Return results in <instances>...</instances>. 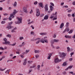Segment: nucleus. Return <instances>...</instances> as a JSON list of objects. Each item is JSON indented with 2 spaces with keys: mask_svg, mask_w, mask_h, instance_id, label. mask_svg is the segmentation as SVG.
I'll return each mask as SVG.
<instances>
[{
  "mask_svg": "<svg viewBox=\"0 0 75 75\" xmlns=\"http://www.w3.org/2000/svg\"><path fill=\"white\" fill-rule=\"evenodd\" d=\"M68 17H70L71 16V14H68Z\"/></svg>",
  "mask_w": 75,
  "mask_h": 75,
  "instance_id": "bf43d9fd",
  "label": "nucleus"
},
{
  "mask_svg": "<svg viewBox=\"0 0 75 75\" xmlns=\"http://www.w3.org/2000/svg\"><path fill=\"white\" fill-rule=\"evenodd\" d=\"M44 16V14H41L40 16V17H42V16Z\"/></svg>",
  "mask_w": 75,
  "mask_h": 75,
  "instance_id": "338daca9",
  "label": "nucleus"
},
{
  "mask_svg": "<svg viewBox=\"0 0 75 75\" xmlns=\"http://www.w3.org/2000/svg\"><path fill=\"white\" fill-rule=\"evenodd\" d=\"M67 49L68 52H69V51H70V49L69 48V47H67Z\"/></svg>",
  "mask_w": 75,
  "mask_h": 75,
  "instance_id": "c9c22d12",
  "label": "nucleus"
},
{
  "mask_svg": "<svg viewBox=\"0 0 75 75\" xmlns=\"http://www.w3.org/2000/svg\"><path fill=\"white\" fill-rule=\"evenodd\" d=\"M65 37L66 38H71V36L69 35H65Z\"/></svg>",
  "mask_w": 75,
  "mask_h": 75,
  "instance_id": "aec40b11",
  "label": "nucleus"
},
{
  "mask_svg": "<svg viewBox=\"0 0 75 75\" xmlns=\"http://www.w3.org/2000/svg\"><path fill=\"white\" fill-rule=\"evenodd\" d=\"M23 39H24L23 37H20L19 38L20 40H23Z\"/></svg>",
  "mask_w": 75,
  "mask_h": 75,
  "instance_id": "2f4dec72",
  "label": "nucleus"
},
{
  "mask_svg": "<svg viewBox=\"0 0 75 75\" xmlns=\"http://www.w3.org/2000/svg\"><path fill=\"white\" fill-rule=\"evenodd\" d=\"M69 34H71V33H72V30H70L69 32Z\"/></svg>",
  "mask_w": 75,
  "mask_h": 75,
  "instance_id": "e433bc0d",
  "label": "nucleus"
},
{
  "mask_svg": "<svg viewBox=\"0 0 75 75\" xmlns=\"http://www.w3.org/2000/svg\"><path fill=\"white\" fill-rule=\"evenodd\" d=\"M49 17V16H48V15H46L44 17V20H48V19Z\"/></svg>",
  "mask_w": 75,
  "mask_h": 75,
  "instance_id": "f8f14e48",
  "label": "nucleus"
},
{
  "mask_svg": "<svg viewBox=\"0 0 75 75\" xmlns=\"http://www.w3.org/2000/svg\"><path fill=\"white\" fill-rule=\"evenodd\" d=\"M54 17V18L52 19V20L53 21H54V20H57V15H55V17Z\"/></svg>",
  "mask_w": 75,
  "mask_h": 75,
  "instance_id": "b1692460",
  "label": "nucleus"
},
{
  "mask_svg": "<svg viewBox=\"0 0 75 75\" xmlns=\"http://www.w3.org/2000/svg\"><path fill=\"white\" fill-rule=\"evenodd\" d=\"M33 62V61H28V63H29V64H31V63H32Z\"/></svg>",
  "mask_w": 75,
  "mask_h": 75,
  "instance_id": "ea45409f",
  "label": "nucleus"
},
{
  "mask_svg": "<svg viewBox=\"0 0 75 75\" xmlns=\"http://www.w3.org/2000/svg\"><path fill=\"white\" fill-rule=\"evenodd\" d=\"M22 45L23 46L24 45H25V43L24 42H23L22 44Z\"/></svg>",
  "mask_w": 75,
  "mask_h": 75,
  "instance_id": "680f3d73",
  "label": "nucleus"
},
{
  "mask_svg": "<svg viewBox=\"0 0 75 75\" xmlns=\"http://www.w3.org/2000/svg\"><path fill=\"white\" fill-rule=\"evenodd\" d=\"M17 19H18V21L17 22H15V23L16 24H20V23H22V22L21 21H22V18H18V17H17Z\"/></svg>",
  "mask_w": 75,
  "mask_h": 75,
  "instance_id": "f03ea898",
  "label": "nucleus"
},
{
  "mask_svg": "<svg viewBox=\"0 0 75 75\" xmlns=\"http://www.w3.org/2000/svg\"><path fill=\"white\" fill-rule=\"evenodd\" d=\"M65 56H66V55L65 54V53H62V54H61V55L60 56V57L61 58H64V57H65Z\"/></svg>",
  "mask_w": 75,
  "mask_h": 75,
  "instance_id": "1a4fd4ad",
  "label": "nucleus"
},
{
  "mask_svg": "<svg viewBox=\"0 0 75 75\" xmlns=\"http://www.w3.org/2000/svg\"><path fill=\"white\" fill-rule=\"evenodd\" d=\"M23 10L24 12H25L26 13H27V8H25V7H23Z\"/></svg>",
  "mask_w": 75,
  "mask_h": 75,
  "instance_id": "ddd939ff",
  "label": "nucleus"
},
{
  "mask_svg": "<svg viewBox=\"0 0 75 75\" xmlns=\"http://www.w3.org/2000/svg\"><path fill=\"white\" fill-rule=\"evenodd\" d=\"M36 11L37 12L36 16L37 17H38L40 16V11L38 9H36Z\"/></svg>",
  "mask_w": 75,
  "mask_h": 75,
  "instance_id": "39448f33",
  "label": "nucleus"
},
{
  "mask_svg": "<svg viewBox=\"0 0 75 75\" xmlns=\"http://www.w3.org/2000/svg\"><path fill=\"white\" fill-rule=\"evenodd\" d=\"M35 66H30V68H35Z\"/></svg>",
  "mask_w": 75,
  "mask_h": 75,
  "instance_id": "13d9d810",
  "label": "nucleus"
},
{
  "mask_svg": "<svg viewBox=\"0 0 75 75\" xmlns=\"http://www.w3.org/2000/svg\"><path fill=\"white\" fill-rule=\"evenodd\" d=\"M35 53H37L38 54H39L40 53V51L38 50H35Z\"/></svg>",
  "mask_w": 75,
  "mask_h": 75,
  "instance_id": "393cba45",
  "label": "nucleus"
},
{
  "mask_svg": "<svg viewBox=\"0 0 75 75\" xmlns=\"http://www.w3.org/2000/svg\"><path fill=\"white\" fill-rule=\"evenodd\" d=\"M40 65H38V68L37 69H38V70H40Z\"/></svg>",
  "mask_w": 75,
  "mask_h": 75,
  "instance_id": "c756f323",
  "label": "nucleus"
},
{
  "mask_svg": "<svg viewBox=\"0 0 75 75\" xmlns=\"http://www.w3.org/2000/svg\"><path fill=\"white\" fill-rule=\"evenodd\" d=\"M52 55V54L50 53L48 54V56L47 57V59H51V56Z\"/></svg>",
  "mask_w": 75,
  "mask_h": 75,
  "instance_id": "dca6fc26",
  "label": "nucleus"
},
{
  "mask_svg": "<svg viewBox=\"0 0 75 75\" xmlns=\"http://www.w3.org/2000/svg\"><path fill=\"white\" fill-rule=\"evenodd\" d=\"M66 29H67V32H68V31H69V28H67Z\"/></svg>",
  "mask_w": 75,
  "mask_h": 75,
  "instance_id": "09e8293b",
  "label": "nucleus"
},
{
  "mask_svg": "<svg viewBox=\"0 0 75 75\" xmlns=\"http://www.w3.org/2000/svg\"><path fill=\"white\" fill-rule=\"evenodd\" d=\"M39 7H42V8H43L44 6H43V4H42V3H40L39 4Z\"/></svg>",
  "mask_w": 75,
  "mask_h": 75,
  "instance_id": "f3484780",
  "label": "nucleus"
},
{
  "mask_svg": "<svg viewBox=\"0 0 75 75\" xmlns=\"http://www.w3.org/2000/svg\"><path fill=\"white\" fill-rule=\"evenodd\" d=\"M72 11V9H70V10H69L68 11V13H71V12Z\"/></svg>",
  "mask_w": 75,
  "mask_h": 75,
  "instance_id": "4c0bfd02",
  "label": "nucleus"
},
{
  "mask_svg": "<svg viewBox=\"0 0 75 75\" xmlns=\"http://www.w3.org/2000/svg\"><path fill=\"white\" fill-rule=\"evenodd\" d=\"M73 59H72V58H70L69 59V60L70 61H72V60Z\"/></svg>",
  "mask_w": 75,
  "mask_h": 75,
  "instance_id": "58836bf2",
  "label": "nucleus"
},
{
  "mask_svg": "<svg viewBox=\"0 0 75 75\" xmlns=\"http://www.w3.org/2000/svg\"><path fill=\"white\" fill-rule=\"evenodd\" d=\"M29 50H27L26 51V53H28V52H29Z\"/></svg>",
  "mask_w": 75,
  "mask_h": 75,
  "instance_id": "4d7b16f0",
  "label": "nucleus"
},
{
  "mask_svg": "<svg viewBox=\"0 0 75 75\" xmlns=\"http://www.w3.org/2000/svg\"><path fill=\"white\" fill-rule=\"evenodd\" d=\"M72 67H73V66H69V67H68L67 69H66L65 70H68V69H71V68H72Z\"/></svg>",
  "mask_w": 75,
  "mask_h": 75,
  "instance_id": "4be33fe9",
  "label": "nucleus"
},
{
  "mask_svg": "<svg viewBox=\"0 0 75 75\" xmlns=\"http://www.w3.org/2000/svg\"><path fill=\"white\" fill-rule=\"evenodd\" d=\"M6 36L7 37H9V38H11V36L10 35H8Z\"/></svg>",
  "mask_w": 75,
  "mask_h": 75,
  "instance_id": "72a5a7b5",
  "label": "nucleus"
},
{
  "mask_svg": "<svg viewBox=\"0 0 75 75\" xmlns=\"http://www.w3.org/2000/svg\"><path fill=\"white\" fill-rule=\"evenodd\" d=\"M51 44H53L54 43V40H52L50 42Z\"/></svg>",
  "mask_w": 75,
  "mask_h": 75,
  "instance_id": "c85d7f7f",
  "label": "nucleus"
},
{
  "mask_svg": "<svg viewBox=\"0 0 75 75\" xmlns=\"http://www.w3.org/2000/svg\"><path fill=\"white\" fill-rule=\"evenodd\" d=\"M33 13V10H31L30 11V14H32V13Z\"/></svg>",
  "mask_w": 75,
  "mask_h": 75,
  "instance_id": "603ef678",
  "label": "nucleus"
},
{
  "mask_svg": "<svg viewBox=\"0 0 75 75\" xmlns=\"http://www.w3.org/2000/svg\"><path fill=\"white\" fill-rule=\"evenodd\" d=\"M57 12H56L55 14H52L50 17V18L51 19H52V18H53L54 17H55V15L57 14Z\"/></svg>",
  "mask_w": 75,
  "mask_h": 75,
  "instance_id": "423d86ee",
  "label": "nucleus"
},
{
  "mask_svg": "<svg viewBox=\"0 0 75 75\" xmlns=\"http://www.w3.org/2000/svg\"><path fill=\"white\" fill-rule=\"evenodd\" d=\"M5 23H6L5 22V21H2L1 22V24H5Z\"/></svg>",
  "mask_w": 75,
  "mask_h": 75,
  "instance_id": "a18cd8bd",
  "label": "nucleus"
},
{
  "mask_svg": "<svg viewBox=\"0 0 75 75\" xmlns=\"http://www.w3.org/2000/svg\"><path fill=\"white\" fill-rule=\"evenodd\" d=\"M34 40L35 41H37L36 42V44H39L40 42H42V43H44V40L43 39L41 40V39H40V38H37L36 39H34Z\"/></svg>",
  "mask_w": 75,
  "mask_h": 75,
  "instance_id": "f257e3e1",
  "label": "nucleus"
},
{
  "mask_svg": "<svg viewBox=\"0 0 75 75\" xmlns=\"http://www.w3.org/2000/svg\"><path fill=\"white\" fill-rule=\"evenodd\" d=\"M34 32L33 31L31 32L30 33V34H31V35H34Z\"/></svg>",
  "mask_w": 75,
  "mask_h": 75,
  "instance_id": "79ce46f5",
  "label": "nucleus"
},
{
  "mask_svg": "<svg viewBox=\"0 0 75 75\" xmlns=\"http://www.w3.org/2000/svg\"><path fill=\"white\" fill-rule=\"evenodd\" d=\"M11 71L10 69H9V70H7L6 71H5V73L6 74H9V73L10 72V71Z\"/></svg>",
  "mask_w": 75,
  "mask_h": 75,
  "instance_id": "a211bd4d",
  "label": "nucleus"
},
{
  "mask_svg": "<svg viewBox=\"0 0 75 75\" xmlns=\"http://www.w3.org/2000/svg\"><path fill=\"white\" fill-rule=\"evenodd\" d=\"M59 61H61V60H59V59L58 58H56L54 59V62L55 63H57V62H59Z\"/></svg>",
  "mask_w": 75,
  "mask_h": 75,
  "instance_id": "0eeeda50",
  "label": "nucleus"
},
{
  "mask_svg": "<svg viewBox=\"0 0 75 75\" xmlns=\"http://www.w3.org/2000/svg\"><path fill=\"white\" fill-rule=\"evenodd\" d=\"M4 41H7V38H4Z\"/></svg>",
  "mask_w": 75,
  "mask_h": 75,
  "instance_id": "473e14b6",
  "label": "nucleus"
},
{
  "mask_svg": "<svg viewBox=\"0 0 75 75\" xmlns=\"http://www.w3.org/2000/svg\"><path fill=\"white\" fill-rule=\"evenodd\" d=\"M59 41V40L54 39V42H58Z\"/></svg>",
  "mask_w": 75,
  "mask_h": 75,
  "instance_id": "5701e85b",
  "label": "nucleus"
},
{
  "mask_svg": "<svg viewBox=\"0 0 75 75\" xmlns=\"http://www.w3.org/2000/svg\"><path fill=\"white\" fill-rule=\"evenodd\" d=\"M40 35H46L47 33H41L40 34Z\"/></svg>",
  "mask_w": 75,
  "mask_h": 75,
  "instance_id": "cd10ccee",
  "label": "nucleus"
},
{
  "mask_svg": "<svg viewBox=\"0 0 75 75\" xmlns=\"http://www.w3.org/2000/svg\"><path fill=\"white\" fill-rule=\"evenodd\" d=\"M69 23L68 22H67L66 23V27H68L69 26Z\"/></svg>",
  "mask_w": 75,
  "mask_h": 75,
  "instance_id": "bb28decb",
  "label": "nucleus"
},
{
  "mask_svg": "<svg viewBox=\"0 0 75 75\" xmlns=\"http://www.w3.org/2000/svg\"><path fill=\"white\" fill-rule=\"evenodd\" d=\"M13 6L14 7H16V6H17V2H15V3L13 5Z\"/></svg>",
  "mask_w": 75,
  "mask_h": 75,
  "instance_id": "7c9ffc66",
  "label": "nucleus"
},
{
  "mask_svg": "<svg viewBox=\"0 0 75 75\" xmlns=\"http://www.w3.org/2000/svg\"><path fill=\"white\" fill-rule=\"evenodd\" d=\"M17 30V28H15L11 30V32L12 33H15L16 32V31L15 30Z\"/></svg>",
  "mask_w": 75,
  "mask_h": 75,
  "instance_id": "6ab92c4d",
  "label": "nucleus"
},
{
  "mask_svg": "<svg viewBox=\"0 0 75 75\" xmlns=\"http://www.w3.org/2000/svg\"><path fill=\"white\" fill-rule=\"evenodd\" d=\"M35 57L36 59L38 58V57H39V55L38 54H36L35 55Z\"/></svg>",
  "mask_w": 75,
  "mask_h": 75,
  "instance_id": "f704fd0d",
  "label": "nucleus"
},
{
  "mask_svg": "<svg viewBox=\"0 0 75 75\" xmlns=\"http://www.w3.org/2000/svg\"><path fill=\"white\" fill-rule=\"evenodd\" d=\"M37 3H38V2L37 1H36L34 3V4L35 5H36V4H37Z\"/></svg>",
  "mask_w": 75,
  "mask_h": 75,
  "instance_id": "a19ab883",
  "label": "nucleus"
},
{
  "mask_svg": "<svg viewBox=\"0 0 75 75\" xmlns=\"http://www.w3.org/2000/svg\"><path fill=\"white\" fill-rule=\"evenodd\" d=\"M10 42L9 41H6L4 42L3 43V44H5V45H9Z\"/></svg>",
  "mask_w": 75,
  "mask_h": 75,
  "instance_id": "6e6552de",
  "label": "nucleus"
},
{
  "mask_svg": "<svg viewBox=\"0 0 75 75\" xmlns=\"http://www.w3.org/2000/svg\"><path fill=\"white\" fill-rule=\"evenodd\" d=\"M6 0H2L1 1H0V3H2L3 1H5Z\"/></svg>",
  "mask_w": 75,
  "mask_h": 75,
  "instance_id": "8fccbe9b",
  "label": "nucleus"
},
{
  "mask_svg": "<svg viewBox=\"0 0 75 75\" xmlns=\"http://www.w3.org/2000/svg\"><path fill=\"white\" fill-rule=\"evenodd\" d=\"M50 4L52 6H54V4L53 3H52L51 2V3H50Z\"/></svg>",
  "mask_w": 75,
  "mask_h": 75,
  "instance_id": "de8ad7c7",
  "label": "nucleus"
},
{
  "mask_svg": "<svg viewBox=\"0 0 75 75\" xmlns=\"http://www.w3.org/2000/svg\"><path fill=\"white\" fill-rule=\"evenodd\" d=\"M50 11H53V10H54V7H52V6H50Z\"/></svg>",
  "mask_w": 75,
  "mask_h": 75,
  "instance_id": "412c9836",
  "label": "nucleus"
},
{
  "mask_svg": "<svg viewBox=\"0 0 75 75\" xmlns=\"http://www.w3.org/2000/svg\"><path fill=\"white\" fill-rule=\"evenodd\" d=\"M17 13V11H16V10L14 9L13 11V13L11 14L10 16L11 17L13 18H14V15H16V14Z\"/></svg>",
  "mask_w": 75,
  "mask_h": 75,
  "instance_id": "7ed1b4c3",
  "label": "nucleus"
},
{
  "mask_svg": "<svg viewBox=\"0 0 75 75\" xmlns=\"http://www.w3.org/2000/svg\"><path fill=\"white\" fill-rule=\"evenodd\" d=\"M63 66H66L67 65V62H64L63 64Z\"/></svg>",
  "mask_w": 75,
  "mask_h": 75,
  "instance_id": "a878e982",
  "label": "nucleus"
},
{
  "mask_svg": "<svg viewBox=\"0 0 75 75\" xmlns=\"http://www.w3.org/2000/svg\"><path fill=\"white\" fill-rule=\"evenodd\" d=\"M66 31H67V29H66L64 30V31L63 32V33H65Z\"/></svg>",
  "mask_w": 75,
  "mask_h": 75,
  "instance_id": "052dcab7",
  "label": "nucleus"
},
{
  "mask_svg": "<svg viewBox=\"0 0 75 75\" xmlns=\"http://www.w3.org/2000/svg\"><path fill=\"white\" fill-rule=\"evenodd\" d=\"M72 4L73 5H75V1H74L73 3H72Z\"/></svg>",
  "mask_w": 75,
  "mask_h": 75,
  "instance_id": "69168bd1",
  "label": "nucleus"
},
{
  "mask_svg": "<svg viewBox=\"0 0 75 75\" xmlns=\"http://www.w3.org/2000/svg\"><path fill=\"white\" fill-rule=\"evenodd\" d=\"M69 73H70V74H74V72H72V71L69 72Z\"/></svg>",
  "mask_w": 75,
  "mask_h": 75,
  "instance_id": "6e6d98bb",
  "label": "nucleus"
},
{
  "mask_svg": "<svg viewBox=\"0 0 75 75\" xmlns=\"http://www.w3.org/2000/svg\"><path fill=\"white\" fill-rule=\"evenodd\" d=\"M11 17H10V16L9 18V20H10V21H11V19H12Z\"/></svg>",
  "mask_w": 75,
  "mask_h": 75,
  "instance_id": "5fc2aeb1",
  "label": "nucleus"
},
{
  "mask_svg": "<svg viewBox=\"0 0 75 75\" xmlns=\"http://www.w3.org/2000/svg\"><path fill=\"white\" fill-rule=\"evenodd\" d=\"M24 62H23V65H26L27 63V59H25L24 60Z\"/></svg>",
  "mask_w": 75,
  "mask_h": 75,
  "instance_id": "9b49d317",
  "label": "nucleus"
},
{
  "mask_svg": "<svg viewBox=\"0 0 75 75\" xmlns=\"http://www.w3.org/2000/svg\"><path fill=\"white\" fill-rule=\"evenodd\" d=\"M4 16H8V14L7 13H5L3 14Z\"/></svg>",
  "mask_w": 75,
  "mask_h": 75,
  "instance_id": "c03bdc74",
  "label": "nucleus"
},
{
  "mask_svg": "<svg viewBox=\"0 0 75 75\" xmlns=\"http://www.w3.org/2000/svg\"><path fill=\"white\" fill-rule=\"evenodd\" d=\"M72 17H75V15L74 14V13L72 14Z\"/></svg>",
  "mask_w": 75,
  "mask_h": 75,
  "instance_id": "e2e57ef3",
  "label": "nucleus"
},
{
  "mask_svg": "<svg viewBox=\"0 0 75 75\" xmlns=\"http://www.w3.org/2000/svg\"><path fill=\"white\" fill-rule=\"evenodd\" d=\"M16 43H13V44H11V45H12V46H14V45H15Z\"/></svg>",
  "mask_w": 75,
  "mask_h": 75,
  "instance_id": "37998d69",
  "label": "nucleus"
},
{
  "mask_svg": "<svg viewBox=\"0 0 75 75\" xmlns=\"http://www.w3.org/2000/svg\"><path fill=\"white\" fill-rule=\"evenodd\" d=\"M47 38V37H45L44 38V40L45 42L46 43H48V39H46Z\"/></svg>",
  "mask_w": 75,
  "mask_h": 75,
  "instance_id": "4468645a",
  "label": "nucleus"
},
{
  "mask_svg": "<svg viewBox=\"0 0 75 75\" xmlns=\"http://www.w3.org/2000/svg\"><path fill=\"white\" fill-rule=\"evenodd\" d=\"M13 24V22H11L9 23V25L6 28H8V30H9V29H11V28H13L14 27L11 26V24Z\"/></svg>",
  "mask_w": 75,
  "mask_h": 75,
  "instance_id": "20e7f679",
  "label": "nucleus"
},
{
  "mask_svg": "<svg viewBox=\"0 0 75 75\" xmlns=\"http://www.w3.org/2000/svg\"><path fill=\"white\" fill-rule=\"evenodd\" d=\"M0 71H4V69H2V68H0Z\"/></svg>",
  "mask_w": 75,
  "mask_h": 75,
  "instance_id": "864d4df0",
  "label": "nucleus"
},
{
  "mask_svg": "<svg viewBox=\"0 0 75 75\" xmlns=\"http://www.w3.org/2000/svg\"><path fill=\"white\" fill-rule=\"evenodd\" d=\"M8 18H5L3 19V20H7Z\"/></svg>",
  "mask_w": 75,
  "mask_h": 75,
  "instance_id": "49530a36",
  "label": "nucleus"
},
{
  "mask_svg": "<svg viewBox=\"0 0 75 75\" xmlns=\"http://www.w3.org/2000/svg\"><path fill=\"white\" fill-rule=\"evenodd\" d=\"M64 23H62L60 25L59 28H61V29H62V28L64 27Z\"/></svg>",
  "mask_w": 75,
  "mask_h": 75,
  "instance_id": "2eb2a0df",
  "label": "nucleus"
},
{
  "mask_svg": "<svg viewBox=\"0 0 75 75\" xmlns=\"http://www.w3.org/2000/svg\"><path fill=\"white\" fill-rule=\"evenodd\" d=\"M51 45L52 47V48H54V46L53 45V44H51Z\"/></svg>",
  "mask_w": 75,
  "mask_h": 75,
  "instance_id": "0e129e2a",
  "label": "nucleus"
},
{
  "mask_svg": "<svg viewBox=\"0 0 75 75\" xmlns=\"http://www.w3.org/2000/svg\"><path fill=\"white\" fill-rule=\"evenodd\" d=\"M45 11H47L48 10V5L46 4L45 7Z\"/></svg>",
  "mask_w": 75,
  "mask_h": 75,
  "instance_id": "9d476101",
  "label": "nucleus"
},
{
  "mask_svg": "<svg viewBox=\"0 0 75 75\" xmlns=\"http://www.w3.org/2000/svg\"><path fill=\"white\" fill-rule=\"evenodd\" d=\"M0 50H4V48L2 47H0Z\"/></svg>",
  "mask_w": 75,
  "mask_h": 75,
  "instance_id": "3c124183",
  "label": "nucleus"
},
{
  "mask_svg": "<svg viewBox=\"0 0 75 75\" xmlns=\"http://www.w3.org/2000/svg\"><path fill=\"white\" fill-rule=\"evenodd\" d=\"M72 38H75V34L74 35L72 36Z\"/></svg>",
  "mask_w": 75,
  "mask_h": 75,
  "instance_id": "774afa93",
  "label": "nucleus"
}]
</instances>
